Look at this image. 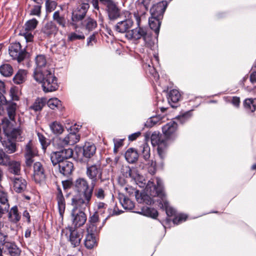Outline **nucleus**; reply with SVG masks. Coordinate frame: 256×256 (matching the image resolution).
I'll return each mask as SVG.
<instances>
[{"mask_svg":"<svg viewBox=\"0 0 256 256\" xmlns=\"http://www.w3.org/2000/svg\"><path fill=\"white\" fill-rule=\"evenodd\" d=\"M95 145H84L82 148V154L86 158H90L96 152Z\"/></svg>","mask_w":256,"mask_h":256,"instance_id":"obj_37","label":"nucleus"},{"mask_svg":"<svg viewBox=\"0 0 256 256\" xmlns=\"http://www.w3.org/2000/svg\"><path fill=\"white\" fill-rule=\"evenodd\" d=\"M146 190L150 192L152 196L159 198L158 200V205L160 208L165 209L168 216H176V211L168 205L163 182L160 178L156 177L148 180Z\"/></svg>","mask_w":256,"mask_h":256,"instance_id":"obj_1","label":"nucleus"},{"mask_svg":"<svg viewBox=\"0 0 256 256\" xmlns=\"http://www.w3.org/2000/svg\"><path fill=\"white\" fill-rule=\"evenodd\" d=\"M84 26L86 28L90 31L93 30L96 27L97 23L94 20L90 18H88L84 21Z\"/></svg>","mask_w":256,"mask_h":256,"instance_id":"obj_48","label":"nucleus"},{"mask_svg":"<svg viewBox=\"0 0 256 256\" xmlns=\"http://www.w3.org/2000/svg\"><path fill=\"white\" fill-rule=\"evenodd\" d=\"M148 171L150 174L154 175L156 174V161L151 160L148 163Z\"/></svg>","mask_w":256,"mask_h":256,"instance_id":"obj_57","label":"nucleus"},{"mask_svg":"<svg viewBox=\"0 0 256 256\" xmlns=\"http://www.w3.org/2000/svg\"><path fill=\"white\" fill-rule=\"evenodd\" d=\"M8 50L10 56L13 59L16 60L18 62L23 60L26 55L25 50L22 49L20 42L12 44L9 47Z\"/></svg>","mask_w":256,"mask_h":256,"instance_id":"obj_9","label":"nucleus"},{"mask_svg":"<svg viewBox=\"0 0 256 256\" xmlns=\"http://www.w3.org/2000/svg\"><path fill=\"white\" fill-rule=\"evenodd\" d=\"M147 185L146 187V190L148 194H140V195H136L137 201L140 203H144L146 204L151 205L155 202L158 203L159 198L152 196L150 192L146 190Z\"/></svg>","mask_w":256,"mask_h":256,"instance_id":"obj_16","label":"nucleus"},{"mask_svg":"<svg viewBox=\"0 0 256 256\" xmlns=\"http://www.w3.org/2000/svg\"><path fill=\"white\" fill-rule=\"evenodd\" d=\"M138 158L137 151L133 148H130L125 153V158L129 163H134Z\"/></svg>","mask_w":256,"mask_h":256,"instance_id":"obj_32","label":"nucleus"},{"mask_svg":"<svg viewBox=\"0 0 256 256\" xmlns=\"http://www.w3.org/2000/svg\"><path fill=\"white\" fill-rule=\"evenodd\" d=\"M38 154V150L34 145H26L24 157L26 158V164L27 166H32L34 162L33 158Z\"/></svg>","mask_w":256,"mask_h":256,"instance_id":"obj_17","label":"nucleus"},{"mask_svg":"<svg viewBox=\"0 0 256 256\" xmlns=\"http://www.w3.org/2000/svg\"><path fill=\"white\" fill-rule=\"evenodd\" d=\"M36 67L34 72V76L38 74H44L46 70H52L49 68L46 58L43 55H39L36 58Z\"/></svg>","mask_w":256,"mask_h":256,"instance_id":"obj_11","label":"nucleus"},{"mask_svg":"<svg viewBox=\"0 0 256 256\" xmlns=\"http://www.w3.org/2000/svg\"><path fill=\"white\" fill-rule=\"evenodd\" d=\"M138 213L154 219H156L158 215L156 210L148 206H143L141 208L140 211L138 212Z\"/></svg>","mask_w":256,"mask_h":256,"instance_id":"obj_28","label":"nucleus"},{"mask_svg":"<svg viewBox=\"0 0 256 256\" xmlns=\"http://www.w3.org/2000/svg\"><path fill=\"white\" fill-rule=\"evenodd\" d=\"M10 160V156L2 150H0V164L7 166Z\"/></svg>","mask_w":256,"mask_h":256,"instance_id":"obj_50","label":"nucleus"},{"mask_svg":"<svg viewBox=\"0 0 256 256\" xmlns=\"http://www.w3.org/2000/svg\"><path fill=\"white\" fill-rule=\"evenodd\" d=\"M134 22L130 18L126 19L124 20L118 22L115 26L117 32L120 33L127 32L130 28L133 26Z\"/></svg>","mask_w":256,"mask_h":256,"instance_id":"obj_22","label":"nucleus"},{"mask_svg":"<svg viewBox=\"0 0 256 256\" xmlns=\"http://www.w3.org/2000/svg\"><path fill=\"white\" fill-rule=\"evenodd\" d=\"M53 20L56 22L62 28L66 26V20L62 16H60L59 11H56L52 16Z\"/></svg>","mask_w":256,"mask_h":256,"instance_id":"obj_42","label":"nucleus"},{"mask_svg":"<svg viewBox=\"0 0 256 256\" xmlns=\"http://www.w3.org/2000/svg\"><path fill=\"white\" fill-rule=\"evenodd\" d=\"M25 38L26 42H31L33 41L34 36L31 31L24 30L22 34Z\"/></svg>","mask_w":256,"mask_h":256,"instance_id":"obj_60","label":"nucleus"},{"mask_svg":"<svg viewBox=\"0 0 256 256\" xmlns=\"http://www.w3.org/2000/svg\"><path fill=\"white\" fill-rule=\"evenodd\" d=\"M177 128V124L175 122L170 121L162 127V132L166 138H170L176 132Z\"/></svg>","mask_w":256,"mask_h":256,"instance_id":"obj_24","label":"nucleus"},{"mask_svg":"<svg viewBox=\"0 0 256 256\" xmlns=\"http://www.w3.org/2000/svg\"><path fill=\"white\" fill-rule=\"evenodd\" d=\"M128 194L130 196L135 194V196L138 195V190L132 188V186L126 187L124 188Z\"/></svg>","mask_w":256,"mask_h":256,"instance_id":"obj_62","label":"nucleus"},{"mask_svg":"<svg viewBox=\"0 0 256 256\" xmlns=\"http://www.w3.org/2000/svg\"><path fill=\"white\" fill-rule=\"evenodd\" d=\"M58 28L52 22H48L42 28L41 32L46 37H50L55 36Z\"/></svg>","mask_w":256,"mask_h":256,"instance_id":"obj_21","label":"nucleus"},{"mask_svg":"<svg viewBox=\"0 0 256 256\" xmlns=\"http://www.w3.org/2000/svg\"><path fill=\"white\" fill-rule=\"evenodd\" d=\"M4 125H6V126H4V130L7 136L12 139H16L20 136L21 130L20 128H16L11 129L9 128L10 122L7 119L5 121L3 120Z\"/></svg>","mask_w":256,"mask_h":256,"instance_id":"obj_20","label":"nucleus"},{"mask_svg":"<svg viewBox=\"0 0 256 256\" xmlns=\"http://www.w3.org/2000/svg\"><path fill=\"white\" fill-rule=\"evenodd\" d=\"M74 186L78 193L72 196L71 201L90 204L94 187L90 186L87 180L82 178H77Z\"/></svg>","mask_w":256,"mask_h":256,"instance_id":"obj_2","label":"nucleus"},{"mask_svg":"<svg viewBox=\"0 0 256 256\" xmlns=\"http://www.w3.org/2000/svg\"><path fill=\"white\" fill-rule=\"evenodd\" d=\"M70 232L69 241L73 248H76L80 245L82 235L81 232H78L76 229L72 226H68V228Z\"/></svg>","mask_w":256,"mask_h":256,"instance_id":"obj_14","label":"nucleus"},{"mask_svg":"<svg viewBox=\"0 0 256 256\" xmlns=\"http://www.w3.org/2000/svg\"><path fill=\"white\" fill-rule=\"evenodd\" d=\"M191 116L190 112H186L182 116H178V119L180 120L183 122L188 118H189Z\"/></svg>","mask_w":256,"mask_h":256,"instance_id":"obj_63","label":"nucleus"},{"mask_svg":"<svg viewBox=\"0 0 256 256\" xmlns=\"http://www.w3.org/2000/svg\"><path fill=\"white\" fill-rule=\"evenodd\" d=\"M122 171L124 173V175L126 177L132 178L133 179L136 180L138 176V174H136V170L135 168H131L128 166H126L123 167Z\"/></svg>","mask_w":256,"mask_h":256,"instance_id":"obj_39","label":"nucleus"},{"mask_svg":"<svg viewBox=\"0 0 256 256\" xmlns=\"http://www.w3.org/2000/svg\"><path fill=\"white\" fill-rule=\"evenodd\" d=\"M14 190L17 193L24 192L27 187L26 181L22 177L12 178Z\"/></svg>","mask_w":256,"mask_h":256,"instance_id":"obj_19","label":"nucleus"},{"mask_svg":"<svg viewBox=\"0 0 256 256\" xmlns=\"http://www.w3.org/2000/svg\"><path fill=\"white\" fill-rule=\"evenodd\" d=\"M2 244L4 251L8 252L10 256H20L21 250L14 242H5Z\"/></svg>","mask_w":256,"mask_h":256,"instance_id":"obj_18","label":"nucleus"},{"mask_svg":"<svg viewBox=\"0 0 256 256\" xmlns=\"http://www.w3.org/2000/svg\"><path fill=\"white\" fill-rule=\"evenodd\" d=\"M58 168L59 171L62 174L68 176L72 173L74 165L72 162L66 160L59 164Z\"/></svg>","mask_w":256,"mask_h":256,"instance_id":"obj_23","label":"nucleus"},{"mask_svg":"<svg viewBox=\"0 0 256 256\" xmlns=\"http://www.w3.org/2000/svg\"><path fill=\"white\" fill-rule=\"evenodd\" d=\"M100 2L106 6L108 17L110 20H115L120 16V10L112 0H99Z\"/></svg>","mask_w":256,"mask_h":256,"instance_id":"obj_8","label":"nucleus"},{"mask_svg":"<svg viewBox=\"0 0 256 256\" xmlns=\"http://www.w3.org/2000/svg\"><path fill=\"white\" fill-rule=\"evenodd\" d=\"M71 204L72 206L71 212L72 225L73 228L76 229L86 223V216L84 210L86 208L90 206V204L71 201Z\"/></svg>","mask_w":256,"mask_h":256,"instance_id":"obj_3","label":"nucleus"},{"mask_svg":"<svg viewBox=\"0 0 256 256\" xmlns=\"http://www.w3.org/2000/svg\"><path fill=\"white\" fill-rule=\"evenodd\" d=\"M187 216L184 214H180L178 216H175L172 222L174 224H178L182 222L185 221L186 220Z\"/></svg>","mask_w":256,"mask_h":256,"instance_id":"obj_59","label":"nucleus"},{"mask_svg":"<svg viewBox=\"0 0 256 256\" xmlns=\"http://www.w3.org/2000/svg\"><path fill=\"white\" fill-rule=\"evenodd\" d=\"M48 171L44 164L40 162H35L32 166V178L37 184L44 182L48 175Z\"/></svg>","mask_w":256,"mask_h":256,"instance_id":"obj_6","label":"nucleus"},{"mask_svg":"<svg viewBox=\"0 0 256 256\" xmlns=\"http://www.w3.org/2000/svg\"><path fill=\"white\" fill-rule=\"evenodd\" d=\"M58 202V212L60 218L62 219L66 208V202L64 197L56 198Z\"/></svg>","mask_w":256,"mask_h":256,"instance_id":"obj_45","label":"nucleus"},{"mask_svg":"<svg viewBox=\"0 0 256 256\" xmlns=\"http://www.w3.org/2000/svg\"><path fill=\"white\" fill-rule=\"evenodd\" d=\"M150 138L152 144H162L164 143V140L162 135L158 132H154L152 134L150 132H147L145 135V138L147 140Z\"/></svg>","mask_w":256,"mask_h":256,"instance_id":"obj_25","label":"nucleus"},{"mask_svg":"<svg viewBox=\"0 0 256 256\" xmlns=\"http://www.w3.org/2000/svg\"><path fill=\"white\" fill-rule=\"evenodd\" d=\"M6 104L7 105L6 112L10 120L14 121L17 108L16 104L14 102H7Z\"/></svg>","mask_w":256,"mask_h":256,"instance_id":"obj_30","label":"nucleus"},{"mask_svg":"<svg viewBox=\"0 0 256 256\" xmlns=\"http://www.w3.org/2000/svg\"><path fill=\"white\" fill-rule=\"evenodd\" d=\"M27 77V72L24 70H19L13 78V82L16 84L24 83Z\"/></svg>","mask_w":256,"mask_h":256,"instance_id":"obj_31","label":"nucleus"},{"mask_svg":"<svg viewBox=\"0 0 256 256\" xmlns=\"http://www.w3.org/2000/svg\"><path fill=\"white\" fill-rule=\"evenodd\" d=\"M62 154L60 151L53 152L51 154L50 159L52 162V163L54 166H56V164H59L62 161H65L63 157L62 156Z\"/></svg>","mask_w":256,"mask_h":256,"instance_id":"obj_40","label":"nucleus"},{"mask_svg":"<svg viewBox=\"0 0 256 256\" xmlns=\"http://www.w3.org/2000/svg\"><path fill=\"white\" fill-rule=\"evenodd\" d=\"M106 188H103L102 187L96 188L94 192V196H96L98 200H104L106 196Z\"/></svg>","mask_w":256,"mask_h":256,"instance_id":"obj_49","label":"nucleus"},{"mask_svg":"<svg viewBox=\"0 0 256 256\" xmlns=\"http://www.w3.org/2000/svg\"><path fill=\"white\" fill-rule=\"evenodd\" d=\"M90 6L88 2H83L72 12V20L76 22L82 20L86 16Z\"/></svg>","mask_w":256,"mask_h":256,"instance_id":"obj_10","label":"nucleus"},{"mask_svg":"<svg viewBox=\"0 0 256 256\" xmlns=\"http://www.w3.org/2000/svg\"><path fill=\"white\" fill-rule=\"evenodd\" d=\"M46 12H50L56 8V3L54 1L47 0L46 2Z\"/></svg>","mask_w":256,"mask_h":256,"instance_id":"obj_56","label":"nucleus"},{"mask_svg":"<svg viewBox=\"0 0 256 256\" xmlns=\"http://www.w3.org/2000/svg\"><path fill=\"white\" fill-rule=\"evenodd\" d=\"M38 24V21L36 18L28 20L24 24V30L32 31L36 28Z\"/></svg>","mask_w":256,"mask_h":256,"instance_id":"obj_47","label":"nucleus"},{"mask_svg":"<svg viewBox=\"0 0 256 256\" xmlns=\"http://www.w3.org/2000/svg\"><path fill=\"white\" fill-rule=\"evenodd\" d=\"M99 222V216L98 212H94L92 215L89 218L88 222L90 225L87 228V232H93L96 230V224Z\"/></svg>","mask_w":256,"mask_h":256,"instance_id":"obj_29","label":"nucleus"},{"mask_svg":"<svg viewBox=\"0 0 256 256\" xmlns=\"http://www.w3.org/2000/svg\"><path fill=\"white\" fill-rule=\"evenodd\" d=\"M102 170L100 165L93 164L86 168V174L91 180V185H92L93 187H95L99 180L100 182L104 181V179L102 178Z\"/></svg>","mask_w":256,"mask_h":256,"instance_id":"obj_7","label":"nucleus"},{"mask_svg":"<svg viewBox=\"0 0 256 256\" xmlns=\"http://www.w3.org/2000/svg\"><path fill=\"white\" fill-rule=\"evenodd\" d=\"M136 21L137 20H136ZM140 20L139 24H140ZM137 24L138 26V28L129 30L126 32V37L128 39L133 40H138L142 38L145 42V44L147 46L151 48L153 46L154 42L150 40V37L147 34L146 29L140 28V24H138V23H137Z\"/></svg>","mask_w":256,"mask_h":256,"instance_id":"obj_5","label":"nucleus"},{"mask_svg":"<svg viewBox=\"0 0 256 256\" xmlns=\"http://www.w3.org/2000/svg\"><path fill=\"white\" fill-rule=\"evenodd\" d=\"M42 4L34 5L30 11V14L40 16L41 13Z\"/></svg>","mask_w":256,"mask_h":256,"instance_id":"obj_54","label":"nucleus"},{"mask_svg":"<svg viewBox=\"0 0 256 256\" xmlns=\"http://www.w3.org/2000/svg\"><path fill=\"white\" fill-rule=\"evenodd\" d=\"M140 148L142 150L143 158L146 160L148 159L150 156V148L148 145H142Z\"/></svg>","mask_w":256,"mask_h":256,"instance_id":"obj_53","label":"nucleus"},{"mask_svg":"<svg viewBox=\"0 0 256 256\" xmlns=\"http://www.w3.org/2000/svg\"><path fill=\"white\" fill-rule=\"evenodd\" d=\"M46 103H47L48 106L52 110H54L56 108L58 109L62 108L61 101L57 98H50L48 100H47Z\"/></svg>","mask_w":256,"mask_h":256,"instance_id":"obj_41","label":"nucleus"},{"mask_svg":"<svg viewBox=\"0 0 256 256\" xmlns=\"http://www.w3.org/2000/svg\"><path fill=\"white\" fill-rule=\"evenodd\" d=\"M160 20L158 18L150 17L149 18V25L152 30L158 35L160 32Z\"/></svg>","mask_w":256,"mask_h":256,"instance_id":"obj_34","label":"nucleus"},{"mask_svg":"<svg viewBox=\"0 0 256 256\" xmlns=\"http://www.w3.org/2000/svg\"><path fill=\"white\" fill-rule=\"evenodd\" d=\"M78 126L76 125L72 126L70 128V133L64 139L62 142L65 144L71 143L72 144H76L79 142L80 136L76 134V132L78 131Z\"/></svg>","mask_w":256,"mask_h":256,"instance_id":"obj_15","label":"nucleus"},{"mask_svg":"<svg viewBox=\"0 0 256 256\" xmlns=\"http://www.w3.org/2000/svg\"><path fill=\"white\" fill-rule=\"evenodd\" d=\"M60 152L62 154V156L63 157L64 160L72 158L73 154V150L70 148H64L60 150Z\"/></svg>","mask_w":256,"mask_h":256,"instance_id":"obj_51","label":"nucleus"},{"mask_svg":"<svg viewBox=\"0 0 256 256\" xmlns=\"http://www.w3.org/2000/svg\"><path fill=\"white\" fill-rule=\"evenodd\" d=\"M10 96L12 100H19V91L18 88L12 87L10 90Z\"/></svg>","mask_w":256,"mask_h":256,"instance_id":"obj_52","label":"nucleus"},{"mask_svg":"<svg viewBox=\"0 0 256 256\" xmlns=\"http://www.w3.org/2000/svg\"><path fill=\"white\" fill-rule=\"evenodd\" d=\"M181 97L180 92L176 90H172L170 91L168 95V100L169 103H176L178 102Z\"/></svg>","mask_w":256,"mask_h":256,"instance_id":"obj_43","label":"nucleus"},{"mask_svg":"<svg viewBox=\"0 0 256 256\" xmlns=\"http://www.w3.org/2000/svg\"><path fill=\"white\" fill-rule=\"evenodd\" d=\"M84 38V36L82 33L77 34L72 32L68 36V39L70 41H74L77 40H83Z\"/></svg>","mask_w":256,"mask_h":256,"instance_id":"obj_55","label":"nucleus"},{"mask_svg":"<svg viewBox=\"0 0 256 256\" xmlns=\"http://www.w3.org/2000/svg\"><path fill=\"white\" fill-rule=\"evenodd\" d=\"M35 80L42 83L43 90L46 92L56 90L58 88L57 78L54 70H46L44 74H38L34 77Z\"/></svg>","mask_w":256,"mask_h":256,"instance_id":"obj_4","label":"nucleus"},{"mask_svg":"<svg viewBox=\"0 0 256 256\" xmlns=\"http://www.w3.org/2000/svg\"><path fill=\"white\" fill-rule=\"evenodd\" d=\"M21 218V215L18 212L16 206L12 207L8 212V220L13 224H17Z\"/></svg>","mask_w":256,"mask_h":256,"instance_id":"obj_26","label":"nucleus"},{"mask_svg":"<svg viewBox=\"0 0 256 256\" xmlns=\"http://www.w3.org/2000/svg\"><path fill=\"white\" fill-rule=\"evenodd\" d=\"M151 0H138L136 12H134V17L136 20L138 24L140 21V16H143L148 11Z\"/></svg>","mask_w":256,"mask_h":256,"instance_id":"obj_13","label":"nucleus"},{"mask_svg":"<svg viewBox=\"0 0 256 256\" xmlns=\"http://www.w3.org/2000/svg\"><path fill=\"white\" fill-rule=\"evenodd\" d=\"M7 166H8V172L15 175H20V164L16 161H9Z\"/></svg>","mask_w":256,"mask_h":256,"instance_id":"obj_33","label":"nucleus"},{"mask_svg":"<svg viewBox=\"0 0 256 256\" xmlns=\"http://www.w3.org/2000/svg\"><path fill=\"white\" fill-rule=\"evenodd\" d=\"M167 6L166 1H162L154 5L150 10L151 17L162 19Z\"/></svg>","mask_w":256,"mask_h":256,"instance_id":"obj_12","label":"nucleus"},{"mask_svg":"<svg viewBox=\"0 0 256 256\" xmlns=\"http://www.w3.org/2000/svg\"><path fill=\"white\" fill-rule=\"evenodd\" d=\"M120 201L125 210H131L134 206L133 202L124 195L120 196Z\"/></svg>","mask_w":256,"mask_h":256,"instance_id":"obj_35","label":"nucleus"},{"mask_svg":"<svg viewBox=\"0 0 256 256\" xmlns=\"http://www.w3.org/2000/svg\"><path fill=\"white\" fill-rule=\"evenodd\" d=\"M22 217L23 218H26V221L28 224H30L31 222L30 216L27 210H25L23 212Z\"/></svg>","mask_w":256,"mask_h":256,"instance_id":"obj_64","label":"nucleus"},{"mask_svg":"<svg viewBox=\"0 0 256 256\" xmlns=\"http://www.w3.org/2000/svg\"><path fill=\"white\" fill-rule=\"evenodd\" d=\"M50 128L52 132L56 134H61L64 131L62 125L56 121L51 123L50 124Z\"/></svg>","mask_w":256,"mask_h":256,"instance_id":"obj_44","label":"nucleus"},{"mask_svg":"<svg viewBox=\"0 0 256 256\" xmlns=\"http://www.w3.org/2000/svg\"><path fill=\"white\" fill-rule=\"evenodd\" d=\"M84 244L88 249H92L97 245L96 237L92 232H88L86 236Z\"/></svg>","mask_w":256,"mask_h":256,"instance_id":"obj_27","label":"nucleus"},{"mask_svg":"<svg viewBox=\"0 0 256 256\" xmlns=\"http://www.w3.org/2000/svg\"><path fill=\"white\" fill-rule=\"evenodd\" d=\"M256 100H253L252 98L246 99L244 102V108L249 111L252 112H254L256 110Z\"/></svg>","mask_w":256,"mask_h":256,"instance_id":"obj_46","label":"nucleus"},{"mask_svg":"<svg viewBox=\"0 0 256 256\" xmlns=\"http://www.w3.org/2000/svg\"><path fill=\"white\" fill-rule=\"evenodd\" d=\"M0 203L2 204L6 205L8 204V194L5 192L0 190Z\"/></svg>","mask_w":256,"mask_h":256,"instance_id":"obj_58","label":"nucleus"},{"mask_svg":"<svg viewBox=\"0 0 256 256\" xmlns=\"http://www.w3.org/2000/svg\"><path fill=\"white\" fill-rule=\"evenodd\" d=\"M16 145H5L4 150L8 154H12L16 152Z\"/></svg>","mask_w":256,"mask_h":256,"instance_id":"obj_61","label":"nucleus"},{"mask_svg":"<svg viewBox=\"0 0 256 256\" xmlns=\"http://www.w3.org/2000/svg\"><path fill=\"white\" fill-rule=\"evenodd\" d=\"M46 102L47 100L45 98H38L36 100L33 104L30 106V108L36 112L41 110Z\"/></svg>","mask_w":256,"mask_h":256,"instance_id":"obj_36","label":"nucleus"},{"mask_svg":"<svg viewBox=\"0 0 256 256\" xmlns=\"http://www.w3.org/2000/svg\"><path fill=\"white\" fill-rule=\"evenodd\" d=\"M13 72L12 67L8 64H3L0 66V73L4 76H10Z\"/></svg>","mask_w":256,"mask_h":256,"instance_id":"obj_38","label":"nucleus"}]
</instances>
